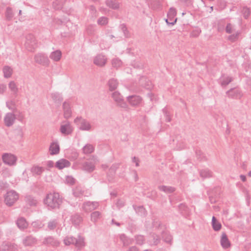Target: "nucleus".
<instances>
[{
  "label": "nucleus",
  "mask_w": 251,
  "mask_h": 251,
  "mask_svg": "<svg viewBox=\"0 0 251 251\" xmlns=\"http://www.w3.org/2000/svg\"><path fill=\"white\" fill-rule=\"evenodd\" d=\"M44 203L51 209L59 208L62 203V199L58 193H50L44 199Z\"/></svg>",
  "instance_id": "f257e3e1"
},
{
  "label": "nucleus",
  "mask_w": 251,
  "mask_h": 251,
  "mask_svg": "<svg viewBox=\"0 0 251 251\" xmlns=\"http://www.w3.org/2000/svg\"><path fill=\"white\" fill-rule=\"evenodd\" d=\"M74 123L81 130L90 131L92 128L90 122L81 116L77 117L75 119Z\"/></svg>",
  "instance_id": "f03ea898"
},
{
  "label": "nucleus",
  "mask_w": 251,
  "mask_h": 251,
  "mask_svg": "<svg viewBox=\"0 0 251 251\" xmlns=\"http://www.w3.org/2000/svg\"><path fill=\"white\" fill-rule=\"evenodd\" d=\"M19 195L14 190L7 192L4 196V202L8 206H11L18 200Z\"/></svg>",
  "instance_id": "7ed1b4c3"
},
{
  "label": "nucleus",
  "mask_w": 251,
  "mask_h": 251,
  "mask_svg": "<svg viewBox=\"0 0 251 251\" xmlns=\"http://www.w3.org/2000/svg\"><path fill=\"white\" fill-rule=\"evenodd\" d=\"M25 48L29 51L32 52L37 47V42L32 34H28L26 36L25 43Z\"/></svg>",
  "instance_id": "20e7f679"
},
{
  "label": "nucleus",
  "mask_w": 251,
  "mask_h": 251,
  "mask_svg": "<svg viewBox=\"0 0 251 251\" xmlns=\"http://www.w3.org/2000/svg\"><path fill=\"white\" fill-rule=\"evenodd\" d=\"M34 59L35 63L43 66H48L50 62L47 55L42 52L35 54Z\"/></svg>",
  "instance_id": "39448f33"
},
{
  "label": "nucleus",
  "mask_w": 251,
  "mask_h": 251,
  "mask_svg": "<svg viewBox=\"0 0 251 251\" xmlns=\"http://www.w3.org/2000/svg\"><path fill=\"white\" fill-rule=\"evenodd\" d=\"M43 244L48 247L57 248L60 246V242L52 236L45 237L43 241Z\"/></svg>",
  "instance_id": "423d86ee"
},
{
  "label": "nucleus",
  "mask_w": 251,
  "mask_h": 251,
  "mask_svg": "<svg viewBox=\"0 0 251 251\" xmlns=\"http://www.w3.org/2000/svg\"><path fill=\"white\" fill-rule=\"evenodd\" d=\"M112 98L118 106L124 108L127 107V105L124 101L123 96L118 91H115L112 94Z\"/></svg>",
  "instance_id": "0eeeda50"
},
{
  "label": "nucleus",
  "mask_w": 251,
  "mask_h": 251,
  "mask_svg": "<svg viewBox=\"0 0 251 251\" xmlns=\"http://www.w3.org/2000/svg\"><path fill=\"white\" fill-rule=\"evenodd\" d=\"M176 15V11L175 8L171 7L170 8L167 14L168 19H165V22L168 25H174L177 21V18L175 17Z\"/></svg>",
  "instance_id": "6e6552de"
},
{
  "label": "nucleus",
  "mask_w": 251,
  "mask_h": 251,
  "mask_svg": "<svg viewBox=\"0 0 251 251\" xmlns=\"http://www.w3.org/2000/svg\"><path fill=\"white\" fill-rule=\"evenodd\" d=\"M99 203L96 201H86L84 202L82 206V210L87 213L91 212L99 207Z\"/></svg>",
  "instance_id": "1a4fd4ad"
},
{
  "label": "nucleus",
  "mask_w": 251,
  "mask_h": 251,
  "mask_svg": "<svg viewBox=\"0 0 251 251\" xmlns=\"http://www.w3.org/2000/svg\"><path fill=\"white\" fill-rule=\"evenodd\" d=\"M3 162L8 165H14L16 164L17 157L13 154L5 153L2 156Z\"/></svg>",
  "instance_id": "9d476101"
},
{
  "label": "nucleus",
  "mask_w": 251,
  "mask_h": 251,
  "mask_svg": "<svg viewBox=\"0 0 251 251\" xmlns=\"http://www.w3.org/2000/svg\"><path fill=\"white\" fill-rule=\"evenodd\" d=\"M226 94L228 98L234 99H240L243 96L242 91L236 88H231L226 92Z\"/></svg>",
  "instance_id": "9b49d317"
},
{
  "label": "nucleus",
  "mask_w": 251,
  "mask_h": 251,
  "mask_svg": "<svg viewBox=\"0 0 251 251\" xmlns=\"http://www.w3.org/2000/svg\"><path fill=\"white\" fill-rule=\"evenodd\" d=\"M16 119V116L13 113H6L4 118L5 125L7 127L12 126L14 124Z\"/></svg>",
  "instance_id": "f8f14e48"
},
{
  "label": "nucleus",
  "mask_w": 251,
  "mask_h": 251,
  "mask_svg": "<svg viewBox=\"0 0 251 251\" xmlns=\"http://www.w3.org/2000/svg\"><path fill=\"white\" fill-rule=\"evenodd\" d=\"M107 61V58L101 54H98L94 59V63L99 67L104 66Z\"/></svg>",
  "instance_id": "ddd939ff"
},
{
  "label": "nucleus",
  "mask_w": 251,
  "mask_h": 251,
  "mask_svg": "<svg viewBox=\"0 0 251 251\" xmlns=\"http://www.w3.org/2000/svg\"><path fill=\"white\" fill-rule=\"evenodd\" d=\"M60 131L61 133L64 135H68L73 132V128L69 122L62 124L60 126Z\"/></svg>",
  "instance_id": "4468645a"
},
{
  "label": "nucleus",
  "mask_w": 251,
  "mask_h": 251,
  "mask_svg": "<svg viewBox=\"0 0 251 251\" xmlns=\"http://www.w3.org/2000/svg\"><path fill=\"white\" fill-rule=\"evenodd\" d=\"M127 100L131 105L137 106L141 103L142 99L139 96L132 95L127 97Z\"/></svg>",
  "instance_id": "2eb2a0df"
},
{
  "label": "nucleus",
  "mask_w": 251,
  "mask_h": 251,
  "mask_svg": "<svg viewBox=\"0 0 251 251\" xmlns=\"http://www.w3.org/2000/svg\"><path fill=\"white\" fill-rule=\"evenodd\" d=\"M62 107L64 111V117L67 119L71 117L72 115V110L70 103L66 101H65L63 103Z\"/></svg>",
  "instance_id": "dca6fc26"
},
{
  "label": "nucleus",
  "mask_w": 251,
  "mask_h": 251,
  "mask_svg": "<svg viewBox=\"0 0 251 251\" xmlns=\"http://www.w3.org/2000/svg\"><path fill=\"white\" fill-rule=\"evenodd\" d=\"M71 163L68 160L65 159H61L56 162L55 166L58 169L61 170L65 167H69Z\"/></svg>",
  "instance_id": "f3484780"
},
{
  "label": "nucleus",
  "mask_w": 251,
  "mask_h": 251,
  "mask_svg": "<svg viewBox=\"0 0 251 251\" xmlns=\"http://www.w3.org/2000/svg\"><path fill=\"white\" fill-rule=\"evenodd\" d=\"M220 243L222 247L224 249H227L230 246V243L225 232L222 233Z\"/></svg>",
  "instance_id": "a211bd4d"
},
{
  "label": "nucleus",
  "mask_w": 251,
  "mask_h": 251,
  "mask_svg": "<svg viewBox=\"0 0 251 251\" xmlns=\"http://www.w3.org/2000/svg\"><path fill=\"white\" fill-rule=\"evenodd\" d=\"M95 168V165L91 161H86L82 165V169L89 173L93 172Z\"/></svg>",
  "instance_id": "6ab92c4d"
},
{
  "label": "nucleus",
  "mask_w": 251,
  "mask_h": 251,
  "mask_svg": "<svg viewBox=\"0 0 251 251\" xmlns=\"http://www.w3.org/2000/svg\"><path fill=\"white\" fill-rule=\"evenodd\" d=\"M120 239L123 243V247H127L133 242V239L127 237L124 234L120 235Z\"/></svg>",
  "instance_id": "aec40b11"
},
{
  "label": "nucleus",
  "mask_w": 251,
  "mask_h": 251,
  "mask_svg": "<svg viewBox=\"0 0 251 251\" xmlns=\"http://www.w3.org/2000/svg\"><path fill=\"white\" fill-rule=\"evenodd\" d=\"M74 245L78 249H81L85 245L84 238L82 236H78L77 238L75 239Z\"/></svg>",
  "instance_id": "412c9836"
},
{
  "label": "nucleus",
  "mask_w": 251,
  "mask_h": 251,
  "mask_svg": "<svg viewBox=\"0 0 251 251\" xmlns=\"http://www.w3.org/2000/svg\"><path fill=\"white\" fill-rule=\"evenodd\" d=\"M37 240L35 238L32 236H28L23 240V244L25 246H31L36 243Z\"/></svg>",
  "instance_id": "4be33fe9"
},
{
  "label": "nucleus",
  "mask_w": 251,
  "mask_h": 251,
  "mask_svg": "<svg viewBox=\"0 0 251 251\" xmlns=\"http://www.w3.org/2000/svg\"><path fill=\"white\" fill-rule=\"evenodd\" d=\"M106 5L113 9H118L119 8V3L118 0H106L105 1Z\"/></svg>",
  "instance_id": "5701e85b"
},
{
  "label": "nucleus",
  "mask_w": 251,
  "mask_h": 251,
  "mask_svg": "<svg viewBox=\"0 0 251 251\" xmlns=\"http://www.w3.org/2000/svg\"><path fill=\"white\" fill-rule=\"evenodd\" d=\"M211 225L213 230L215 231H219L221 229V224L217 221L214 216L212 217Z\"/></svg>",
  "instance_id": "b1692460"
},
{
  "label": "nucleus",
  "mask_w": 251,
  "mask_h": 251,
  "mask_svg": "<svg viewBox=\"0 0 251 251\" xmlns=\"http://www.w3.org/2000/svg\"><path fill=\"white\" fill-rule=\"evenodd\" d=\"M49 150L51 155L57 154L59 152V146L58 144L52 143L50 144Z\"/></svg>",
  "instance_id": "393cba45"
},
{
  "label": "nucleus",
  "mask_w": 251,
  "mask_h": 251,
  "mask_svg": "<svg viewBox=\"0 0 251 251\" xmlns=\"http://www.w3.org/2000/svg\"><path fill=\"white\" fill-rule=\"evenodd\" d=\"M51 98L55 103L58 104H60L63 100L61 94L57 92L51 93Z\"/></svg>",
  "instance_id": "a878e982"
},
{
  "label": "nucleus",
  "mask_w": 251,
  "mask_h": 251,
  "mask_svg": "<svg viewBox=\"0 0 251 251\" xmlns=\"http://www.w3.org/2000/svg\"><path fill=\"white\" fill-rule=\"evenodd\" d=\"M118 84L119 83L117 79L115 78L110 79L108 82L109 90L111 91L115 90L117 89Z\"/></svg>",
  "instance_id": "bb28decb"
},
{
  "label": "nucleus",
  "mask_w": 251,
  "mask_h": 251,
  "mask_svg": "<svg viewBox=\"0 0 251 251\" xmlns=\"http://www.w3.org/2000/svg\"><path fill=\"white\" fill-rule=\"evenodd\" d=\"M18 227L21 229H24L27 227L28 224L24 218H19L16 222Z\"/></svg>",
  "instance_id": "cd10ccee"
},
{
  "label": "nucleus",
  "mask_w": 251,
  "mask_h": 251,
  "mask_svg": "<svg viewBox=\"0 0 251 251\" xmlns=\"http://www.w3.org/2000/svg\"><path fill=\"white\" fill-rule=\"evenodd\" d=\"M61 55L62 53L61 51L59 50H56L50 53V57L54 61H58L60 60Z\"/></svg>",
  "instance_id": "c85d7f7f"
},
{
  "label": "nucleus",
  "mask_w": 251,
  "mask_h": 251,
  "mask_svg": "<svg viewBox=\"0 0 251 251\" xmlns=\"http://www.w3.org/2000/svg\"><path fill=\"white\" fill-rule=\"evenodd\" d=\"M73 195L76 198H80L83 196H85L84 195V191L80 186L76 187L73 190Z\"/></svg>",
  "instance_id": "c756f323"
},
{
  "label": "nucleus",
  "mask_w": 251,
  "mask_h": 251,
  "mask_svg": "<svg viewBox=\"0 0 251 251\" xmlns=\"http://www.w3.org/2000/svg\"><path fill=\"white\" fill-rule=\"evenodd\" d=\"M158 188L159 190L163 191L166 193H172L176 190V188L173 187L165 185L159 186Z\"/></svg>",
  "instance_id": "7c9ffc66"
},
{
  "label": "nucleus",
  "mask_w": 251,
  "mask_h": 251,
  "mask_svg": "<svg viewBox=\"0 0 251 251\" xmlns=\"http://www.w3.org/2000/svg\"><path fill=\"white\" fill-rule=\"evenodd\" d=\"M3 73L5 78H9L12 75L13 69L8 66H5L3 68Z\"/></svg>",
  "instance_id": "2f4dec72"
},
{
  "label": "nucleus",
  "mask_w": 251,
  "mask_h": 251,
  "mask_svg": "<svg viewBox=\"0 0 251 251\" xmlns=\"http://www.w3.org/2000/svg\"><path fill=\"white\" fill-rule=\"evenodd\" d=\"M212 173L208 169H203L200 172V176L203 178H209L212 176Z\"/></svg>",
  "instance_id": "473e14b6"
},
{
  "label": "nucleus",
  "mask_w": 251,
  "mask_h": 251,
  "mask_svg": "<svg viewBox=\"0 0 251 251\" xmlns=\"http://www.w3.org/2000/svg\"><path fill=\"white\" fill-rule=\"evenodd\" d=\"M25 201L27 204L30 206H36L37 201L34 197L31 196H27L25 198Z\"/></svg>",
  "instance_id": "72a5a7b5"
},
{
  "label": "nucleus",
  "mask_w": 251,
  "mask_h": 251,
  "mask_svg": "<svg viewBox=\"0 0 251 251\" xmlns=\"http://www.w3.org/2000/svg\"><path fill=\"white\" fill-rule=\"evenodd\" d=\"M94 147L90 144H86L82 149L83 152L84 154H90L94 151Z\"/></svg>",
  "instance_id": "f704fd0d"
},
{
  "label": "nucleus",
  "mask_w": 251,
  "mask_h": 251,
  "mask_svg": "<svg viewBox=\"0 0 251 251\" xmlns=\"http://www.w3.org/2000/svg\"><path fill=\"white\" fill-rule=\"evenodd\" d=\"M151 238H152L151 240H149V242L151 245H157L160 242L159 236L156 234L153 233L151 235Z\"/></svg>",
  "instance_id": "c9c22d12"
},
{
  "label": "nucleus",
  "mask_w": 251,
  "mask_h": 251,
  "mask_svg": "<svg viewBox=\"0 0 251 251\" xmlns=\"http://www.w3.org/2000/svg\"><path fill=\"white\" fill-rule=\"evenodd\" d=\"M71 220L75 225H78L82 221L81 217L78 214H75L72 216Z\"/></svg>",
  "instance_id": "e433bc0d"
},
{
  "label": "nucleus",
  "mask_w": 251,
  "mask_h": 251,
  "mask_svg": "<svg viewBox=\"0 0 251 251\" xmlns=\"http://www.w3.org/2000/svg\"><path fill=\"white\" fill-rule=\"evenodd\" d=\"M101 217V213L100 212L96 211L92 212L91 214V220L94 223H96Z\"/></svg>",
  "instance_id": "4c0bfd02"
},
{
  "label": "nucleus",
  "mask_w": 251,
  "mask_h": 251,
  "mask_svg": "<svg viewBox=\"0 0 251 251\" xmlns=\"http://www.w3.org/2000/svg\"><path fill=\"white\" fill-rule=\"evenodd\" d=\"M134 239L136 241V244L138 245H142L145 243V238L143 235H137L134 236Z\"/></svg>",
  "instance_id": "58836bf2"
},
{
  "label": "nucleus",
  "mask_w": 251,
  "mask_h": 251,
  "mask_svg": "<svg viewBox=\"0 0 251 251\" xmlns=\"http://www.w3.org/2000/svg\"><path fill=\"white\" fill-rule=\"evenodd\" d=\"M233 80V78L230 76L223 77V78L221 80V85L222 86L224 87L227 85Z\"/></svg>",
  "instance_id": "ea45409f"
},
{
  "label": "nucleus",
  "mask_w": 251,
  "mask_h": 251,
  "mask_svg": "<svg viewBox=\"0 0 251 251\" xmlns=\"http://www.w3.org/2000/svg\"><path fill=\"white\" fill-rule=\"evenodd\" d=\"M57 221L54 219L50 221L48 223V228L50 230H54L57 226Z\"/></svg>",
  "instance_id": "a19ab883"
},
{
  "label": "nucleus",
  "mask_w": 251,
  "mask_h": 251,
  "mask_svg": "<svg viewBox=\"0 0 251 251\" xmlns=\"http://www.w3.org/2000/svg\"><path fill=\"white\" fill-rule=\"evenodd\" d=\"M8 86L10 90L14 94H17L18 91V89L16 83L14 81H10L8 84Z\"/></svg>",
  "instance_id": "79ce46f5"
},
{
  "label": "nucleus",
  "mask_w": 251,
  "mask_h": 251,
  "mask_svg": "<svg viewBox=\"0 0 251 251\" xmlns=\"http://www.w3.org/2000/svg\"><path fill=\"white\" fill-rule=\"evenodd\" d=\"M14 14L12 9L10 7H7L5 11V17L7 20L10 21L13 17Z\"/></svg>",
  "instance_id": "37998d69"
},
{
  "label": "nucleus",
  "mask_w": 251,
  "mask_h": 251,
  "mask_svg": "<svg viewBox=\"0 0 251 251\" xmlns=\"http://www.w3.org/2000/svg\"><path fill=\"white\" fill-rule=\"evenodd\" d=\"M64 0H56L53 2V6L54 9L58 10L63 7Z\"/></svg>",
  "instance_id": "c03bdc74"
},
{
  "label": "nucleus",
  "mask_w": 251,
  "mask_h": 251,
  "mask_svg": "<svg viewBox=\"0 0 251 251\" xmlns=\"http://www.w3.org/2000/svg\"><path fill=\"white\" fill-rule=\"evenodd\" d=\"M44 171V169L41 167L36 166L31 168L32 173L37 175H41Z\"/></svg>",
  "instance_id": "a18cd8bd"
},
{
  "label": "nucleus",
  "mask_w": 251,
  "mask_h": 251,
  "mask_svg": "<svg viewBox=\"0 0 251 251\" xmlns=\"http://www.w3.org/2000/svg\"><path fill=\"white\" fill-rule=\"evenodd\" d=\"M201 32V30L200 28L196 27L191 32L190 36L193 38H197L200 35Z\"/></svg>",
  "instance_id": "49530a36"
},
{
  "label": "nucleus",
  "mask_w": 251,
  "mask_h": 251,
  "mask_svg": "<svg viewBox=\"0 0 251 251\" xmlns=\"http://www.w3.org/2000/svg\"><path fill=\"white\" fill-rule=\"evenodd\" d=\"M162 233L164 241L166 243H170L172 240V236L166 231H163Z\"/></svg>",
  "instance_id": "de8ad7c7"
},
{
  "label": "nucleus",
  "mask_w": 251,
  "mask_h": 251,
  "mask_svg": "<svg viewBox=\"0 0 251 251\" xmlns=\"http://www.w3.org/2000/svg\"><path fill=\"white\" fill-rule=\"evenodd\" d=\"M75 239V238L73 237H67L64 239V243L66 246L74 245Z\"/></svg>",
  "instance_id": "09e8293b"
},
{
  "label": "nucleus",
  "mask_w": 251,
  "mask_h": 251,
  "mask_svg": "<svg viewBox=\"0 0 251 251\" xmlns=\"http://www.w3.org/2000/svg\"><path fill=\"white\" fill-rule=\"evenodd\" d=\"M242 13L244 16V17L245 19L248 18L249 16L251 14V11L250 9L247 7H244L242 9Z\"/></svg>",
  "instance_id": "8fccbe9b"
},
{
  "label": "nucleus",
  "mask_w": 251,
  "mask_h": 251,
  "mask_svg": "<svg viewBox=\"0 0 251 251\" xmlns=\"http://www.w3.org/2000/svg\"><path fill=\"white\" fill-rule=\"evenodd\" d=\"M122 65L121 61L118 58H114L112 60V67L116 69L120 67Z\"/></svg>",
  "instance_id": "3c124183"
},
{
  "label": "nucleus",
  "mask_w": 251,
  "mask_h": 251,
  "mask_svg": "<svg viewBox=\"0 0 251 251\" xmlns=\"http://www.w3.org/2000/svg\"><path fill=\"white\" fill-rule=\"evenodd\" d=\"M240 34V32L237 31V32H236V33L229 35L228 37V39L229 41H230L232 42H234L238 40V39L239 38V35Z\"/></svg>",
  "instance_id": "603ef678"
},
{
  "label": "nucleus",
  "mask_w": 251,
  "mask_h": 251,
  "mask_svg": "<svg viewBox=\"0 0 251 251\" xmlns=\"http://www.w3.org/2000/svg\"><path fill=\"white\" fill-rule=\"evenodd\" d=\"M131 65L135 68L141 69L143 67V63L138 60H134L132 62Z\"/></svg>",
  "instance_id": "864d4df0"
},
{
  "label": "nucleus",
  "mask_w": 251,
  "mask_h": 251,
  "mask_svg": "<svg viewBox=\"0 0 251 251\" xmlns=\"http://www.w3.org/2000/svg\"><path fill=\"white\" fill-rule=\"evenodd\" d=\"M97 22L99 25H103L107 24L108 19L105 17H101L98 20Z\"/></svg>",
  "instance_id": "5fc2aeb1"
},
{
  "label": "nucleus",
  "mask_w": 251,
  "mask_h": 251,
  "mask_svg": "<svg viewBox=\"0 0 251 251\" xmlns=\"http://www.w3.org/2000/svg\"><path fill=\"white\" fill-rule=\"evenodd\" d=\"M121 30L123 32L126 37H128L129 36V32L127 29L125 24H123L120 25Z\"/></svg>",
  "instance_id": "6e6d98bb"
},
{
  "label": "nucleus",
  "mask_w": 251,
  "mask_h": 251,
  "mask_svg": "<svg viewBox=\"0 0 251 251\" xmlns=\"http://www.w3.org/2000/svg\"><path fill=\"white\" fill-rule=\"evenodd\" d=\"M178 209L182 214H184L187 210V207L185 204L181 203L178 205Z\"/></svg>",
  "instance_id": "4d7b16f0"
},
{
  "label": "nucleus",
  "mask_w": 251,
  "mask_h": 251,
  "mask_svg": "<svg viewBox=\"0 0 251 251\" xmlns=\"http://www.w3.org/2000/svg\"><path fill=\"white\" fill-rule=\"evenodd\" d=\"M119 167V164H113L109 169V173L112 174H115L116 171Z\"/></svg>",
  "instance_id": "13d9d810"
},
{
  "label": "nucleus",
  "mask_w": 251,
  "mask_h": 251,
  "mask_svg": "<svg viewBox=\"0 0 251 251\" xmlns=\"http://www.w3.org/2000/svg\"><path fill=\"white\" fill-rule=\"evenodd\" d=\"M232 25L230 23H228L226 27V31L227 33H232Z\"/></svg>",
  "instance_id": "bf43d9fd"
},
{
  "label": "nucleus",
  "mask_w": 251,
  "mask_h": 251,
  "mask_svg": "<svg viewBox=\"0 0 251 251\" xmlns=\"http://www.w3.org/2000/svg\"><path fill=\"white\" fill-rule=\"evenodd\" d=\"M163 113L165 114V116L166 117V121L167 122H170L171 121V118L170 117V115L168 112H167V110L166 108H164L163 109Z\"/></svg>",
  "instance_id": "052dcab7"
},
{
  "label": "nucleus",
  "mask_w": 251,
  "mask_h": 251,
  "mask_svg": "<svg viewBox=\"0 0 251 251\" xmlns=\"http://www.w3.org/2000/svg\"><path fill=\"white\" fill-rule=\"evenodd\" d=\"M13 111L16 112L17 110L16 109H13ZM18 112L19 114L17 116V119L19 121L22 122L24 118V115L21 112L18 111Z\"/></svg>",
  "instance_id": "680f3d73"
},
{
  "label": "nucleus",
  "mask_w": 251,
  "mask_h": 251,
  "mask_svg": "<svg viewBox=\"0 0 251 251\" xmlns=\"http://www.w3.org/2000/svg\"><path fill=\"white\" fill-rule=\"evenodd\" d=\"M87 31L89 34H92L94 32V28L92 25H89L87 28Z\"/></svg>",
  "instance_id": "e2e57ef3"
},
{
  "label": "nucleus",
  "mask_w": 251,
  "mask_h": 251,
  "mask_svg": "<svg viewBox=\"0 0 251 251\" xmlns=\"http://www.w3.org/2000/svg\"><path fill=\"white\" fill-rule=\"evenodd\" d=\"M6 89V86L5 84H0V94H3Z\"/></svg>",
  "instance_id": "0e129e2a"
},
{
  "label": "nucleus",
  "mask_w": 251,
  "mask_h": 251,
  "mask_svg": "<svg viewBox=\"0 0 251 251\" xmlns=\"http://www.w3.org/2000/svg\"><path fill=\"white\" fill-rule=\"evenodd\" d=\"M66 181L68 183L73 184L75 183V179L71 176H68L66 178Z\"/></svg>",
  "instance_id": "69168bd1"
},
{
  "label": "nucleus",
  "mask_w": 251,
  "mask_h": 251,
  "mask_svg": "<svg viewBox=\"0 0 251 251\" xmlns=\"http://www.w3.org/2000/svg\"><path fill=\"white\" fill-rule=\"evenodd\" d=\"M161 225V223L159 221H154L152 223V226L154 227L158 228Z\"/></svg>",
  "instance_id": "338daca9"
},
{
  "label": "nucleus",
  "mask_w": 251,
  "mask_h": 251,
  "mask_svg": "<svg viewBox=\"0 0 251 251\" xmlns=\"http://www.w3.org/2000/svg\"><path fill=\"white\" fill-rule=\"evenodd\" d=\"M127 251H139V249L137 247L133 246L130 247Z\"/></svg>",
  "instance_id": "774afa93"
}]
</instances>
